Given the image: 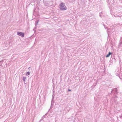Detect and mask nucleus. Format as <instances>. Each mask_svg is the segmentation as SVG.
I'll list each match as a JSON object with an SVG mask.
<instances>
[{"instance_id":"f257e3e1","label":"nucleus","mask_w":122,"mask_h":122,"mask_svg":"<svg viewBox=\"0 0 122 122\" xmlns=\"http://www.w3.org/2000/svg\"><path fill=\"white\" fill-rule=\"evenodd\" d=\"M59 6L60 9L62 10H66L67 9V7L65 5V3H64L62 2L60 4Z\"/></svg>"},{"instance_id":"f03ea898","label":"nucleus","mask_w":122,"mask_h":122,"mask_svg":"<svg viewBox=\"0 0 122 122\" xmlns=\"http://www.w3.org/2000/svg\"><path fill=\"white\" fill-rule=\"evenodd\" d=\"M17 33L18 35L22 37H24V36L25 33L23 32L18 31L17 32Z\"/></svg>"},{"instance_id":"7ed1b4c3","label":"nucleus","mask_w":122,"mask_h":122,"mask_svg":"<svg viewBox=\"0 0 122 122\" xmlns=\"http://www.w3.org/2000/svg\"><path fill=\"white\" fill-rule=\"evenodd\" d=\"M117 88H115L113 89H112V91H111V93H112L113 91H114L116 93H117Z\"/></svg>"},{"instance_id":"20e7f679","label":"nucleus","mask_w":122,"mask_h":122,"mask_svg":"<svg viewBox=\"0 0 122 122\" xmlns=\"http://www.w3.org/2000/svg\"><path fill=\"white\" fill-rule=\"evenodd\" d=\"M111 54H112V53L111 52H109L108 54H107L106 55V57H109L110 56V55Z\"/></svg>"},{"instance_id":"39448f33","label":"nucleus","mask_w":122,"mask_h":122,"mask_svg":"<svg viewBox=\"0 0 122 122\" xmlns=\"http://www.w3.org/2000/svg\"><path fill=\"white\" fill-rule=\"evenodd\" d=\"M23 80L24 82L26 80V78L25 77H23Z\"/></svg>"},{"instance_id":"423d86ee","label":"nucleus","mask_w":122,"mask_h":122,"mask_svg":"<svg viewBox=\"0 0 122 122\" xmlns=\"http://www.w3.org/2000/svg\"><path fill=\"white\" fill-rule=\"evenodd\" d=\"M46 114L44 115L41 118L40 120V121H41V120H42L45 117V116H46Z\"/></svg>"},{"instance_id":"0eeeda50","label":"nucleus","mask_w":122,"mask_h":122,"mask_svg":"<svg viewBox=\"0 0 122 122\" xmlns=\"http://www.w3.org/2000/svg\"><path fill=\"white\" fill-rule=\"evenodd\" d=\"M30 73L29 71H28L26 73V75L28 76V75H30Z\"/></svg>"},{"instance_id":"6e6552de","label":"nucleus","mask_w":122,"mask_h":122,"mask_svg":"<svg viewBox=\"0 0 122 122\" xmlns=\"http://www.w3.org/2000/svg\"><path fill=\"white\" fill-rule=\"evenodd\" d=\"M55 96V95L54 94V92L53 93V95L52 96V99L53 100V99L54 98V97Z\"/></svg>"},{"instance_id":"1a4fd4ad","label":"nucleus","mask_w":122,"mask_h":122,"mask_svg":"<svg viewBox=\"0 0 122 122\" xmlns=\"http://www.w3.org/2000/svg\"><path fill=\"white\" fill-rule=\"evenodd\" d=\"M39 21V20H37V21L36 22L35 25L36 26L37 24L38 23Z\"/></svg>"},{"instance_id":"9d476101","label":"nucleus","mask_w":122,"mask_h":122,"mask_svg":"<svg viewBox=\"0 0 122 122\" xmlns=\"http://www.w3.org/2000/svg\"><path fill=\"white\" fill-rule=\"evenodd\" d=\"M71 91V90L70 89H68V91Z\"/></svg>"},{"instance_id":"9b49d317","label":"nucleus","mask_w":122,"mask_h":122,"mask_svg":"<svg viewBox=\"0 0 122 122\" xmlns=\"http://www.w3.org/2000/svg\"><path fill=\"white\" fill-rule=\"evenodd\" d=\"M99 15L100 17H101V14H99Z\"/></svg>"},{"instance_id":"f8f14e48","label":"nucleus","mask_w":122,"mask_h":122,"mask_svg":"<svg viewBox=\"0 0 122 122\" xmlns=\"http://www.w3.org/2000/svg\"><path fill=\"white\" fill-rule=\"evenodd\" d=\"M52 100L51 101V105H52Z\"/></svg>"},{"instance_id":"ddd939ff","label":"nucleus","mask_w":122,"mask_h":122,"mask_svg":"<svg viewBox=\"0 0 122 122\" xmlns=\"http://www.w3.org/2000/svg\"><path fill=\"white\" fill-rule=\"evenodd\" d=\"M99 14H103V13H102V12H101V13H99Z\"/></svg>"},{"instance_id":"4468645a","label":"nucleus","mask_w":122,"mask_h":122,"mask_svg":"<svg viewBox=\"0 0 122 122\" xmlns=\"http://www.w3.org/2000/svg\"><path fill=\"white\" fill-rule=\"evenodd\" d=\"M40 122H41V121H40Z\"/></svg>"}]
</instances>
